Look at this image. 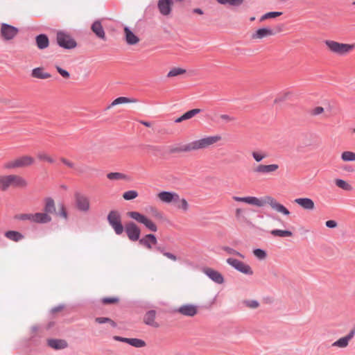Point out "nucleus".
Returning a JSON list of instances; mask_svg holds the SVG:
<instances>
[{
	"label": "nucleus",
	"mask_w": 355,
	"mask_h": 355,
	"mask_svg": "<svg viewBox=\"0 0 355 355\" xmlns=\"http://www.w3.org/2000/svg\"><path fill=\"white\" fill-rule=\"evenodd\" d=\"M232 199L236 202H244L258 207H262L268 205L272 210L277 213L286 216L291 215L290 211L284 205L279 202L275 198L270 196H265L261 198L255 196L239 197L234 196L232 197Z\"/></svg>",
	"instance_id": "f257e3e1"
},
{
	"label": "nucleus",
	"mask_w": 355,
	"mask_h": 355,
	"mask_svg": "<svg viewBox=\"0 0 355 355\" xmlns=\"http://www.w3.org/2000/svg\"><path fill=\"white\" fill-rule=\"evenodd\" d=\"M221 140L222 137L218 135L205 137L184 145L181 147L180 150L182 152H191L205 149Z\"/></svg>",
	"instance_id": "f03ea898"
},
{
	"label": "nucleus",
	"mask_w": 355,
	"mask_h": 355,
	"mask_svg": "<svg viewBox=\"0 0 355 355\" xmlns=\"http://www.w3.org/2000/svg\"><path fill=\"white\" fill-rule=\"evenodd\" d=\"M324 44L330 53L338 56H345L355 48L354 44L340 43L332 40H326Z\"/></svg>",
	"instance_id": "7ed1b4c3"
},
{
	"label": "nucleus",
	"mask_w": 355,
	"mask_h": 355,
	"mask_svg": "<svg viewBox=\"0 0 355 355\" xmlns=\"http://www.w3.org/2000/svg\"><path fill=\"white\" fill-rule=\"evenodd\" d=\"M33 157L25 155L3 164V168L6 170L26 168L32 166L35 163Z\"/></svg>",
	"instance_id": "20e7f679"
},
{
	"label": "nucleus",
	"mask_w": 355,
	"mask_h": 355,
	"mask_svg": "<svg viewBox=\"0 0 355 355\" xmlns=\"http://www.w3.org/2000/svg\"><path fill=\"white\" fill-rule=\"evenodd\" d=\"M127 215L137 222L143 224L148 230L151 232L157 231V225L146 216L135 211H128Z\"/></svg>",
	"instance_id": "39448f33"
},
{
	"label": "nucleus",
	"mask_w": 355,
	"mask_h": 355,
	"mask_svg": "<svg viewBox=\"0 0 355 355\" xmlns=\"http://www.w3.org/2000/svg\"><path fill=\"white\" fill-rule=\"evenodd\" d=\"M19 33V29L17 27L9 25L6 23L1 24L0 36L4 41H10L13 40Z\"/></svg>",
	"instance_id": "423d86ee"
},
{
	"label": "nucleus",
	"mask_w": 355,
	"mask_h": 355,
	"mask_svg": "<svg viewBox=\"0 0 355 355\" xmlns=\"http://www.w3.org/2000/svg\"><path fill=\"white\" fill-rule=\"evenodd\" d=\"M107 220L116 234L120 235L123 233V227L121 224V216L118 211H111L107 216Z\"/></svg>",
	"instance_id": "0eeeda50"
},
{
	"label": "nucleus",
	"mask_w": 355,
	"mask_h": 355,
	"mask_svg": "<svg viewBox=\"0 0 355 355\" xmlns=\"http://www.w3.org/2000/svg\"><path fill=\"white\" fill-rule=\"evenodd\" d=\"M227 263L241 273L248 275H252L253 270L247 263L234 258H228Z\"/></svg>",
	"instance_id": "6e6552de"
},
{
	"label": "nucleus",
	"mask_w": 355,
	"mask_h": 355,
	"mask_svg": "<svg viewBox=\"0 0 355 355\" xmlns=\"http://www.w3.org/2000/svg\"><path fill=\"white\" fill-rule=\"evenodd\" d=\"M57 42L58 45L64 49H73L76 46V41L70 35L63 33H57Z\"/></svg>",
	"instance_id": "1a4fd4ad"
},
{
	"label": "nucleus",
	"mask_w": 355,
	"mask_h": 355,
	"mask_svg": "<svg viewBox=\"0 0 355 355\" xmlns=\"http://www.w3.org/2000/svg\"><path fill=\"white\" fill-rule=\"evenodd\" d=\"M8 182L9 188L24 189L28 186L27 180L24 177L17 174L8 175Z\"/></svg>",
	"instance_id": "9d476101"
},
{
	"label": "nucleus",
	"mask_w": 355,
	"mask_h": 355,
	"mask_svg": "<svg viewBox=\"0 0 355 355\" xmlns=\"http://www.w3.org/2000/svg\"><path fill=\"white\" fill-rule=\"evenodd\" d=\"M75 202L76 208L83 212H87L90 209V202L88 197L81 194L80 193H76L74 194Z\"/></svg>",
	"instance_id": "9b49d317"
},
{
	"label": "nucleus",
	"mask_w": 355,
	"mask_h": 355,
	"mask_svg": "<svg viewBox=\"0 0 355 355\" xmlns=\"http://www.w3.org/2000/svg\"><path fill=\"white\" fill-rule=\"evenodd\" d=\"M125 231L130 241H138L140 236V228L133 222L128 223L125 226Z\"/></svg>",
	"instance_id": "f8f14e48"
},
{
	"label": "nucleus",
	"mask_w": 355,
	"mask_h": 355,
	"mask_svg": "<svg viewBox=\"0 0 355 355\" xmlns=\"http://www.w3.org/2000/svg\"><path fill=\"white\" fill-rule=\"evenodd\" d=\"M279 166L277 164H258L257 165L253 171L255 173L261 174V175H266V174H272L275 173Z\"/></svg>",
	"instance_id": "ddd939ff"
},
{
	"label": "nucleus",
	"mask_w": 355,
	"mask_h": 355,
	"mask_svg": "<svg viewBox=\"0 0 355 355\" xmlns=\"http://www.w3.org/2000/svg\"><path fill=\"white\" fill-rule=\"evenodd\" d=\"M177 311L184 316L193 317L198 313V308L194 304H185L180 306Z\"/></svg>",
	"instance_id": "4468645a"
},
{
	"label": "nucleus",
	"mask_w": 355,
	"mask_h": 355,
	"mask_svg": "<svg viewBox=\"0 0 355 355\" xmlns=\"http://www.w3.org/2000/svg\"><path fill=\"white\" fill-rule=\"evenodd\" d=\"M293 202L304 210L313 211L315 208L314 201L309 198H297Z\"/></svg>",
	"instance_id": "2eb2a0df"
},
{
	"label": "nucleus",
	"mask_w": 355,
	"mask_h": 355,
	"mask_svg": "<svg viewBox=\"0 0 355 355\" xmlns=\"http://www.w3.org/2000/svg\"><path fill=\"white\" fill-rule=\"evenodd\" d=\"M157 198L162 203L173 204L178 199V193L173 191H161L157 194Z\"/></svg>",
	"instance_id": "dca6fc26"
},
{
	"label": "nucleus",
	"mask_w": 355,
	"mask_h": 355,
	"mask_svg": "<svg viewBox=\"0 0 355 355\" xmlns=\"http://www.w3.org/2000/svg\"><path fill=\"white\" fill-rule=\"evenodd\" d=\"M173 1L172 0H159L157 7L159 12L164 16H168L171 14Z\"/></svg>",
	"instance_id": "f3484780"
},
{
	"label": "nucleus",
	"mask_w": 355,
	"mask_h": 355,
	"mask_svg": "<svg viewBox=\"0 0 355 355\" xmlns=\"http://www.w3.org/2000/svg\"><path fill=\"white\" fill-rule=\"evenodd\" d=\"M91 30L100 40H106L105 32L102 25L101 20L98 19L94 21L91 26Z\"/></svg>",
	"instance_id": "a211bd4d"
},
{
	"label": "nucleus",
	"mask_w": 355,
	"mask_h": 355,
	"mask_svg": "<svg viewBox=\"0 0 355 355\" xmlns=\"http://www.w3.org/2000/svg\"><path fill=\"white\" fill-rule=\"evenodd\" d=\"M355 334V330H352L347 336L339 338L332 343V347L338 348H346L349 341L353 338Z\"/></svg>",
	"instance_id": "6ab92c4d"
},
{
	"label": "nucleus",
	"mask_w": 355,
	"mask_h": 355,
	"mask_svg": "<svg viewBox=\"0 0 355 355\" xmlns=\"http://www.w3.org/2000/svg\"><path fill=\"white\" fill-rule=\"evenodd\" d=\"M203 272L214 282L219 284L223 283L224 278L223 275L217 270H215L211 268H206L203 270Z\"/></svg>",
	"instance_id": "aec40b11"
},
{
	"label": "nucleus",
	"mask_w": 355,
	"mask_h": 355,
	"mask_svg": "<svg viewBox=\"0 0 355 355\" xmlns=\"http://www.w3.org/2000/svg\"><path fill=\"white\" fill-rule=\"evenodd\" d=\"M275 33L270 28H261L257 30L251 35L252 40H262L265 37L273 35Z\"/></svg>",
	"instance_id": "412c9836"
},
{
	"label": "nucleus",
	"mask_w": 355,
	"mask_h": 355,
	"mask_svg": "<svg viewBox=\"0 0 355 355\" xmlns=\"http://www.w3.org/2000/svg\"><path fill=\"white\" fill-rule=\"evenodd\" d=\"M107 178L110 181H125L129 182L130 181L131 178L130 177L123 173L121 172H111L108 173L106 175Z\"/></svg>",
	"instance_id": "4be33fe9"
},
{
	"label": "nucleus",
	"mask_w": 355,
	"mask_h": 355,
	"mask_svg": "<svg viewBox=\"0 0 355 355\" xmlns=\"http://www.w3.org/2000/svg\"><path fill=\"white\" fill-rule=\"evenodd\" d=\"M139 243L150 250L153 245H156L157 243V239L154 234H147L142 239H139Z\"/></svg>",
	"instance_id": "5701e85b"
},
{
	"label": "nucleus",
	"mask_w": 355,
	"mask_h": 355,
	"mask_svg": "<svg viewBox=\"0 0 355 355\" xmlns=\"http://www.w3.org/2000/svg\"><path fill=\"white\" fill-rule=\"evenodd\" d=\"M156 311L150 310L146 312L144 317V322L145 324L152 326L153 327H158L159 324L155 321Z\"/></svg>",
	"instance_id": "b1692460"
},
{
	"label": "nucleus",
	"mask_w": 355,
	"mask_h": 355,
	"mask_svg": "<svg viewBox=\"0 0 355 355\" xmlns=\"http://www.w3.org/2000/svg\"><path fill=\"white\" fill-rule=\"evenodd\" d=\"M124 34L125 41L128 44L134 45L139 42V38L129 28H124Z\"/></svg>",
	"instance_id": "393cba45"
},
{
	"label": "nucleus",
	"mask_w": 355,
	"mask_h": 355,
	"mask_svg": "<svg viewBox=\"0 0 355 355\" xmlns=\"http://www.w3.org/2000/svg\"><path fill=\"white\" fill-rule=\"evenodd\" d=\"M31 76L35 78L42 80L51 78V75L49 73L45 71L43 67H37L33 69L31 71Z\"/></svg>",
	"instance_id": "a878e982"
},
{
	"label": "nucleus",
	"mask_w": 355,
	"mask_h": 355,
	"mask_svg": "<svg viewBox=\"0 0 355 355\" xmlns=\"http://www.w3.org/2000/svg\"><path fill=\"white\" fill-rule=\"evenodd\" d=\"M33 217V223H47L51 221V216L44 212L34 213Z\"/></svg>",
	"instance_id": "bb28decb"
},
{
	"label": "nucleus",
	"mask_w": 355,
	"mask_h": 355,
	"mask_svg": "<svg viewBox=\"0 0 355 355\" xmlns=\"http://www.w3.org/2000/svg\"><path fill=\"white\" fill-rule=\"evenodd\" d=\"M37 46L39 49H46L49 45L48 37L44 34H40L35 37Z\"/></svg>",
	"instance_id": "cd10ccee"
},
{
	"label": "nucleus",
	"mask_w": 355,
	"mask_h": 355,
	"mask_svg": "<svg viewBox=\"0 0 355 355\" xmlns=\"http://www.w3.org/2000/svg\"><path fill=\"white\" fill-rule=\"evenodd\" d=\"M48 345L54 349H62L67 347V343L60 339H50L48 340Z\"/></svg>",
	"instance_id": "c85d7f7f"
},
{
	"label": "nucleus",
	"mask_w": 355,
	"mask_h": 355,
	"mask_svg": "<svg viewBox=\"0 0 355 355\" xmlns=\"http://www.w3.org/2000/svg\"><path fill=\"white\" fill-rule=\"evenodd\" d=\"M173 204L176 206L178 209L187 212L189 210V205L185 198H181L178 193V199L175 200Z\"/></svg>",
	"instance_id": "c756f323"
},
{
	"label": "nucleus",
	"mask_w": 355,
	"mask_h": 355,
	"mask_svg": "<svg viewBox=\"0 0 355 355\" xmlns=\"http://www.w3.org/2000/svg\"><path fill=\"white\" fill-rule=\"evenodd\" d=\"M200 109H193L182 114L180 117L175 120V123H181L184 120H188L193 117L196 114L200 113Z\"/></svg>",
	"instance_id": "7c9ffc66"
},
{
	"label": "nucleus",
	"mask_w": 355,
	"mask_h": 355,
	"mask_svg": "<svg viewBox=\"0 0 355 355\" xmlns=\"http://www.w3.org/2000/svg\"><path fill=\"white\" fill-rule=\"evenodd\" d=\"M137 100L135 98H129L127 97L121 96V97H119V98H116L115 100H114L112 102V103L108 106L107 108L110 109V107L115 106L116 105H119V104L133 103H137Z\"/></svg>",
	"instance_id": "2f4dec72"
},
{
	"label": "nucleus",
	"mask_w": 355,
	"mask_h": 355,
	"mask_svg": "<svg viewBox=\"0 0 355 355\" xmlns=\"http://www.w3.org/2000/svg\"><path fill=\"white\" fill-rule=\"evenodd\" d=\"M5 236L15 242H18L24 239V236L17 231L10 230L5 233Z\"/></svg>",
	"instance_id": "473e14b6"
},
{
	"label": "nucleus",
	"mask_w": 355,
	"mask_h": 355,
	"mask_svg": "<svg viewBox=\"0 0 355 355\" xmlns=\"http://www.w3.org/2000/svg\"><path fill=\"white\" fill-rule=\"evenodd\" d=\"M251 155L254 161L258 163L268 157V153L262 150H253Z\"/></svg>",
	"instance_id": "72a5a7b5"
},
{
	"label": "nucleus",
	"mask_w": 355,
	"mask_h": 355,
	"mask_svg": "<svg viewBox=\"0 0 355 355\" xmlns=\"http://www.w3.org/2000/svg\"><path fill=\"white\" fill-rule=\"evenodd\" d=\"M334 182L336 187L345 191H351L353 190V187L352 186V184L347 182L346 180L342 179H336L334 180Z\"/></svg>",
	"instance_id": "f704fd0d"
},
{
	"label": "nucleus",
	"mask_w": 355,
	"mask_h": 355,
	"mask_svg": "<svg viewBox=\"0 0 355 355\" xmlns=\"http://www.w3.org/2000/svg\"><path fill=\"white\" fill-rule=\"evenodd\" d=\"M55 207L54 200L50 198L45 199V204L44 207V213L47 214H52L55 211Z\"/></svg>",
	"instance_id": "c9c22d12"
},
{
	"label": "nucleus",
	"mask_w": 355,
	"mask_h": 355,
	"mask_svg": "<svg viewBox=\"0 0 355 355\" xmlns=\"http://www.w3.org/2000/svg\"><path fill=\"white\" fill-rule=\"evenodd\" d=\"M340 159L344 162H355V153L349 150L343 151L340 155Z\"/></svg>",
	"instance_id": "e433bc0d"
},
{
	"label": "nucleus",
	"mask_w": 355,
	"mask_h": 355,
	"mask_svg": "<svg viewBox=\"0 0 355 355\" xmlns=\"http://www.w3.org/2000/svg\"><path fill=\"white\" fill-rule=\"evenodd\" d=\"M270 234L278 237H291L293 236V232L289 230H273L270 232Z\"/></svg>",
	"instance_id": "4c0bfd02"
},
{
	"label": "nucleus",
	"mask_w": 355,
	"mask_h": 355,
	"mask_svg": "<svg viewBox=\"0 0 355 355\" xmlns=\"http://www.w3.org/2000/svg\"><path fill=\"white\" fill-rule=\"evenodd\" d=\"M186 73V70L180 67L172 68L167 73V78H173L180 75H183Z\"/></svg>",
	"instance_id": "58836bf2"
},
{
	"label": "nucleus",
	"mask_w": 355,
	"mask_h": 355,
	"mask_svg": "<svg viewBox=\"0 0 355 355\" xmlns=\"http://www.w3.org/2000/svg\"><path fill=\"white\" fill-rule=\"evenodd\" d=\"M127 343L135 347H144L146 346V342L139 338H128Z\"/></svg>",
	"instance_id": "ea45409f"
},
{
	"label": "nucleus",
	"mask_w": 355,
	"mask_h": 355,
	"mask_svg": "<svg viewBox=\"0 0 355 355\" xmlns=\"http://www.w3.org/2000/svg\"><path fill=\"white\" fill-rule=\"evenodd\" d=\"M252 253L254 256L260 261H263L266 259L268 257L267 252L264 250L259 248L253 250Z\"/></svg>",
	"instance_id": "a19ab883"
},
{
	"label": "nucleus",
	"mask_w": 355,
	"mask_h": 355,
	"mask_svg": "<svg viewBox=\"0 0 355 355\" xmlns=\"http://www.w3.org/2000/svg\"><path fill=\"white\" fill-rule=\"evenodd\" d=\"M37 157L39 160L46 162L49 164H53L55 162V159L50 155L44 152L38 153Z\"/></svg>",
	"instance_id": "79ce46f5"
},
{
	"label": "nucleus",
	"mask_w": 355,
	"mask_h": 355,
	"mask_svg": "<svg viewBox=\"0 0 355 355\" xmlns=\"http://www.w3.org/2000/svg\"><path fill=\"white\" fill-rule=\"evenodd\" d=\"M219 3L223 5H229L234 7H239L244 0H216Z\"/></svg>",
	"instance_id": "37998d69"
},
{
	"label": "nucleus",
	"mask_w": 355,
	"mask_h": 355,
	"mask_svg": "<svg viewBox=\"0 0 355 355\" xmlns=\"http://www.w3.org/2000/svg\"><path fill=\"white\" fill-rule=\"evenodd\" d=\"M15 219L19 220H28L31 223H33V214L28 213V214H19L15 216Z\"/></svg>",
	"instance_id": "c03bdc74"
},
{
	"label": "nucleus",
	"mask_w": 355,
	"mask_h": 355,
	"mask_svg": "<svg viewBox=\"0 0 355 355\" xmlns=\"http://www.w3.org/2000/svg\"><path fill=\"white\" fill-rule=\"evenodd\" d=\"M8 189V175H0V191H6Z\"/></svg>",
	"instance_id": "a18cd8bd"
},
{
	"label": "nucleus",
	"mask_w": 355,
	"mask_h": 355,
	"mask_svg": "<svg viewBox=\"0 0 355 355\" xmlns=\"http://www.w3.org/2000/svg\"><path fill=\"white\" fill-rule=\"evenodd\" d=\"M138 192L135 190H130L123 193V198L125 200H131L135 199L138 196Z\"/></svg>",
	"instance_id": "49530a36"
},
{
	"label": "nucleus",
	"mask_w": 355,
	"mask_h": 355,
	"mask_svg": "<svg viewBox=\"0 0 355 355\" xmlns=\"http://www.w3.org/2000/svg\"><path fill=\"white\" fill-rule=\"evenodd\" d=\"M243 304L245 306L251 309H255L259 306V302L254 300H245L243 302Z\"/></svg>",
	"instance_id": "de8ad7c7"
},
{
	"label": "nucleus",
	"mask_w": 355,
	"mask_h": 355,
	"mask_svg": "<svg viewBox=\"0 0 355 355\" xmlns=\"http://www.w3.org/2000/svg\"><path fill=\"white\" fill-rule=\"evenodd\" d=\"M282 15V12H270L264 14L260 18V21H263L268 19L270 18H275Z\"/></svg>",
	"instance_id": "09e8293b"
},
{
	"label": "nucleus",
	"mask_w": 355,
	"mask_h": 355,
	"mask_svg": "<svg viewBox=\"0 0 355 355\" xmlns=\"http://www.w3.org/2000/svg\"><path fill=\"white\" fill-rule=\"evenodd\" d=\"M95 321L98 324H103V323L107 322L113 327H115L116 326V322L109 318L98 317V318H96Z\"/></svg>",
	"instance_id": "8fccbe9b"
},
{
	"label": "nucleus",
	"mask_w": 355,
	"mask_h": 355,
	"mask_svg": "<svg viewBox=\"0 0 355 355\" xmlns=\"http://www.w3.org/2000/svg\"><path fill=\"white\" fill-rule=\"evenodd\" d=\"M324 112V109L321 106H316L311 108L309 113L311 116H315L320 115Z\"/></svg>",
	"instance_id": "3c124183"
},
{
	"label": "nucleus",
	"mask_w": 355,
	"mask_h": 355,
	"mask_svg": "<svg viewBox=\"0 0 355 355\" xmlns=\"http://www.w3.org/2000/svg\"><path fill=\"white\" fill-rule=\"evenodd\" d=\"M119 301V298L116 297H103L101 300V302L103 304H116Z\"/></svg>",
	"instance_id": "603ef678"
},
{
	"label": "nucleus",
	"mask_w": 355,
	"mask_h": 355,
	"mask_svg": "<svg viewBox=\"0 0 355 355\" xmlns=\"http://www.w3.org/2000/svg\"><path fill=\"white\" fill-rule=\"evenodd\" d=\"M223 250L225 252H227L228 254H233V255H236V256H238L242 259H244L245 257L243 254H242L241 253H240L239 252L230 248V247H227V246H225L223 248Z\"/></svg>",
	"instance_id": "864d4df0"
},
{
	"label": "nucleus",
	"mask_w": 355,
	"mask_h": 355,
	"mask_svg": "<svg viewBox=\"0 0 355 355\" xmlns=\"http://www.w3.org/2000/svg\"><path fill=\"white\" fill-rule=\"evenodd\" d=\"M58 215L60 217H62V218H63L65 220L67 219L68 215H67V209H66V208H65L64 205H60L59 210H58Z\"/></svg>",
	"instance_id": "5fc2aeb1"
},
{
	"label": "nucleus",
	"mask_w": 355,
	"mask_h": 355,
	"mask_svg": "<svg viewBox=\"0 0 355 355\" xmlns=\"http://www.w3.org/2000/svg\"><path fill=\"white\" fill-rule=\"evenodd\" d=\"M55 69L57 70V71L64 78H69L70 77V73L65 69H63L62 68H61L60 66L58 65H56L55 66Z\"/></svg>",
	"instance_id": "6e6d98bb"
},
{
	"label": "nucleus",
	"mask_w": 355,
	"mask_h": 355,
	"mask_svg": "<svg viewBox=\"0 0 355 355\" xmlns=\"http://www.w3.org/2000/svg\"><path fill=\"white\" fill-rule=\"evenodd\" d=\"M325 225L327 227L329 228H335L338 225L337 223L334 220H329L326 221Z\"/></svg>",
	"instance_id": "4d7b16f0"
},
{
	"label": "nucleus",
	"mask_w": 355,
	"mask_h": 355,
	"mask_svg": "<svg viewBox=\"0 0 355 355\" xmlns=\"http://www.w3.org/2000/svg\"><path fill=\"white\" fill-rule=\"evenodd\" d=\"M243 209L241 208H236L235 209V216L237 219H241L243 214Z\"/></svg>",
	"instance_id": "13d9d810"
},
{
	"label": "nucleus",
	"mask_w": 355,
	"mask_h": 355,
	"mask_svg": "<svg viewBox=\"0 0 355 355\" xmlns=\"http://www.w3.org/2000/svg\"><path fill=\"white\" fill-rule=\"evenodd\" d=\"M220 118L226 122H231V121H234V117L230 116V115H227V114H222L220 116Z\"/></svg>",
	"instance_id": "bf43d9fd"
},
{
	"label": "nucleus",
	"mask_w": 355,
	"mask_h": 355,
	"mask_svg": "<svg viewBox=\"0 0 355 355\" xmlns=\"http://www.w3.org/2000/svg\"><path fill=\"white\" fill-rule=\"evenodd\" d=\"M61 162L69 168H72L74 167V164L65 158H62Z\"/></svg>",
	"instance_id": "052dcab7"
},
{
	"label": "nucleus",
	"mask_w": 355,
	"mask_h": 355,
	"mask_svg": "<svg viewBox=\"0 0 355 355\" xmlns=\"http://www.w3.org/2000/svg\"><path fill=\"white\" fill-rule=\"evenodd\" d=\"M164 256H165L166 257L170 259L172 261H176L177 260V257L175 255H174L172 253H170V252H164L163 253Z\"/></svg>",
	"instance_id": "680f3d73"
},
{
	"label": "nucleus",
	"mask_w": 355,
	"mask_h": 355,
	"mask_svg": "<svg viewBox=\"0 0 355 355\" xmlns=\"http://www.w3.org/2000/svg\"><path fill=\"white\" fill-rule=\"evenodd\" d=\"M150 211L155 217H158V218L161 217V216H162L161 213L155 207H151Z\"/></svg>",
	"instance_id": "e2e57ef3"
},
{
	"label": "nucleus",
	"mask_w": 355,
	"mask_h": 355,
	"mask_svg": "<svg viewBox=\"0 0 355 355\" xmlns=\"http://www.w3.org/2000/svg\"><path fill=\"white\" fill-rule=\"evenodd\" d=\"M113 339L114 340L120 341V342H123V343H127V341H128V338H123V337L118 336H114L113 337Z\"/></svg>",
	"instance_id": "0e129e2a"
},
{
	"label": "nucleus",
	"mask_w": 355,
	"mask_h": 355,
	"mask_svg": "<svg viewBox=\"0 0 355 355\" xmlns=\"http://www.w3.org/2000/svg\"><path fill=\"white\" fill-rule=\"evenodd\" d=\"M193 12L197 13L198 15H202L203 14L202 10L201 9H200V8H195L193 10Z\"/></svg>",
	"instance_id": "69168bd1"
},
{
	"label": "nucleus",
	"mask_w": 355,
	"mask_h": 355,
	"mask_svg": "<svg viewBox=\"0 0 355 355\" xmlns=\"http://www.w3.org/2000/svg\"><path fill=\"white\" fill-rule=\"evenodd\" d=\"M343 169L345 171H349V172H352L353 171V169L352 168L351 166H344Z\"/></svg>",
	"instance_id": "338daca9"
},
{
	"label": "nucleus",
	"mask_w": 355,
	"mask_h": 355,
	"mask_svg": "<svg viewBox=\"0 0 355 355\" xmlns=\"http://www.w3.org/2000/svg\"><path fill=\"white\" fill-rule=\"evenodd\" d=\"M141 123L143 124L144 125L146 126V127H150V125H151V123L150 122H148V121H141Z\"/></svg>",
	"instance_id": "774afa93"
}]
</instances>
